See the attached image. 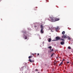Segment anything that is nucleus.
I'll use <instances>...</instances> for the list:
<instances>
[{
	"instance_id": "1",
	"label": "nucleus",
	"mask_w": 73,
	"mask_h": 73,
	"mask_svg": "<svg viewBox=\"0 0 73 73\" xmlns=\"http://www.w3.org/2000/svg\"><path fill=\"white\" fill-rule=\"evenodd\" d=\"M49 18L50 19H48V20H49L51 22H54L55 21V18L53 16H51L49 17Z\"/></svg>"
},
{
	"instance_id": "2",
	"label": "nucleus",
	"mask_w": 73,
	"mask_h": 73,
	"mask_svg": "<svg viewBox=\"0 0 73 73\" xmlns=\"http://www.w3.org/2000/svg\"><path fill=\"white\" fill-rule=\"evenodd\" d=\"M25 40L27 39L28 37L27 36H28V34L27 33V32L25 31L24 32L23 34Z\"/></svg>"
},
{
	"instance_id": "3",
	"label": "nucleus",
	"mask_w": 73,
	"mask_h": 73,
	"mask_svg": "<svg viewBox=\"0 0 73 73\" xmlns=\"http://www.w3.org/2000/svg\"><path fill=\"white\" fill-rule=\"evenodd\" d=\"M62 38L64 39L61 38L60 39L62 41H64V38H67V36H66V35H64V36H62Z\"/></svg>"
},
{
	"instance_id": "4",
	"label": "nucleus",
	"mask_w": 73,
	"mask_h": 73,
	"mask_svg": "<svg viewBox=\"0 0 73 73\" xmlns=\"http://www.w3.org/2000/svg\"><path fill=\"white\" fill-rule=\"evenodd\" d=\"M56 41H58V40H60L61 39V38H60V37L58 36H56Z\"/></svg>"
},
{
	"instance_id": "5",
	"label": "nucleus",
	"mask_w": 73,
	"mask_h": 73,
	"mask_svg": "<svg viewBox=\"0 0 73 73\" xmlns=\"http://www.w3.org/2000/svg\"><path fill=\"white\" fill-rule=\"evenodd\" d=\"M59 29H60V28L58 27H57L55 28V30L56 31H58L59 30Z\"/></svg>"
},
{
	"instance_id": "6",
	"label": "nucleus",
	"mask_w": 73,
	"mask_h": 73,
	"mask_svg": "<svg viewBox=\"0 0 73 73\" xmlns=\"http://www.w3.org/2000/svg\"><path fill=\"white\" fill-rule=\"evenodd\" d=\"M43 29H41L40 30V33L42 34V33H44V30H43Z\"/></svg>"
},
{
	"instance_id": "7",
	"label": "nucleus",
	"mask_w": 73,
	"mask_h": 73,
	"mask_svg": "<svg viewBox=\"0 0 73 73\" xmlns=\"http://www.w3.org/2000/svg\"><path fill=\"white\" fill-rule=\"evenodd\" d=\"M40 28L41 29H44V26L42 25H40Z\"/></svg>"
},
{
	"instance_id": "8",
	"label": "nucleus",
	"mask_w": 73,
	"mask_h": 73,
	"mask_svg": "<svg viewBox=\"0 0 73 73\" xmlns=\"http://www.w3.org/2000/svg\"><path fill=\"white\" fill-rule=\"evenodd\" d=\"M60 20V19L59 18H55V21H58Z\"/></svg>"
},
{
	"instance_id": "9",
	"label": "nucleus",
	"mask_w": 73,
	"mask_h": 73,
	"mask_svg": "<svg viewBox=\"0 0 73 73\" xmlns=\"http://www.w3.org/2000/svg\"><path fill=\"white\" fill-rule=\"evenodd\" d=\"M60 44H61V45H63V44H64V41L61 42H60Z\"/></svg>"
},
{
	"instance_id": "10",
	"label": "nucleus",
	"mask_w": 73,
	"mask_h": 73,
	"mask_svg": "<svg viewBox=\"0 0 73 73\" xmlns=\"http://www.w3.org/2000/svg\"><path fill=\"white\" fill-rule=\"evenodd\" d=\"M48 42H50V41H51V38H48Z\"/></svg>"
},
{
	"instance_id": "11",
	"label": "nucleus",
	"mask_w": 73,
	"mask_h": 73,
	"mask_svg": "<svg viewBox=\"0 0 73 73\" xmlns=\"http://www.w3.org/2000/svg\"><path fill=\"white\" fill-rule=\"evenodd\" d=\"M63 63L62 62H61L60 64H59V66H61V65H62V64Z\"/></svg>"
},
{
	"instance_id": "12",
	"label": "nucleus",
	"mask_w": 73,
	"mask_h": 73,
	"mask_svg": "<svg viewBox=\"0 0 73 73\" xmlns=\"http://www.w3.org/2000/svg\"><path fill=\"white\" fill-rule=\"evenodd\" d=\"M65 32L64 31H63V32H62V35H64V34H65Z\"/></svg>"
},
{
	"instance_id": "13",
	"label": "nucleus",
	"mask_w": 73,
	"mask_h": 73,
	"mask_svg": "<svg viewBox=\"0 0 73 73\" xmlns=\"http://www.w3.org/2000/svg\"><path fill=\"white\" fill-rule=\"evenodd\" d=\"M29 61L30 62H32V60L31 59H29Z\"/></svg>"
},
{
	"instance_id": "14",
	"label": "nucleus",
	"mask_w": 73,
	"mask_h": 73,
	"mask_svg": "<svg viewBox=\"0 0 73 73\" xmlns=\"http://www.w3.org/2000/svg\"><path fill=\"white\" fill-rule=\"evenodd\" d=\"M32 56H30L29 57V58H32Z\"/></svg>"
},
{
	"instance_id": "15",
	"label": "nucleus",
	"mask_w": 73,
	"mask_h": 73,
	"mask_svg": "<svg viewBox=\"0 0 73 73\" xmlns=\"http://www.w3.org/2000/svg\"><path fill=\"white\" fill-rule=\"evenodd\" d=\"M68 49H71V47L69 46L68 47Z\"/></svg>"
},
{
	"instance_id": "16",
	"label": "nucleus",
	"mask_w": 73,
	"mask_h": 73,
	"mask_svg": "<svg viewBox=\"0 0 73 73\" xmlns=\"http://www.w3.org/2000/svg\"><path fill=\"white\" fill-rule=\"evenodd\" d=\"M48 48L50 49H51L52 48V46H50L49 47H48Z\"/></svg>"
},
{
	"instance_id": "17",
	"label": "nucleus",
	"mask_w": 73,
	"mask_h": 73,
	"mask_svg": "<svg viewBox=\"0 0 73 73\" xmlns=\"http://www.w3.org/2000/svg\"><path fill=\"white\" fill-rule=\"evenodd\" d=\"M53 54H54V53H53L51 55V57H52L53 56Z\"/></svg>"
},
{
	"instance_id": "18",
	"label": "nucleus",
	"mask_w": 73,
	"mask_h": 73,
	"mask_svg": "<svg viewBox=\"0 0 73 73\" xmlns=\"http://www.w3.org/2000/svg\"><path fill=\"white\" fill-rule=\"evenodd\" d=\"M68 39H69V40H70V37H68Z\"/></svg>"
},
{
	"instance_id": "19",
	"label": "nucleus",
	"mask_w": 73,
	"mask_h": 73,
	"mask_svg": "<svg viewBox=\"0 0 73 73\" xmlns=\"http://www.w3.org/2000/svg\"><path fill=\"white\" fill-rule=\"evenodd\" d=\"M54 50L53 49H52L51 50V52H52V51H53Z\"/></svg>"
},
{
	"instance_id": "20",
	"label": "nucleus",
	"mask_w": 73,
	"mask_h": 73,
	"mask_svg": "<svg viewBox=\"0 0 73 73\" xmlns=\"http://www.w3.org/2000/svg\"><path fill=\"white\" fill-rule=\"evenodd\" d=\"M34 60H32V62H34Z\"/></svg>"
},
{
	"instance_id": "21",
	"label": "nucleus",
	"mask_w": 73,
	"mask_h": 73,
	"mask_svg": "<svg viewBox=\"0 0 73 73\" xmlns=\"http://www.w3.org/2000/svg\"><path fill=\"white\" fill-rule=\"evenodd\" d=\"M67 64H69V62H67Z\"/></svg>"
},
{
	"instance_id": "22",
	"label": "nucleus",
	"mask_w": 73,
	"mask_h": 73,
	"mask_svg": "<svg viewBox=\"0 0 73 73\" xmlns=\"http://www.w3.org/2000/svg\"><path fill=\"white\" fill-rule=\"evenodd\" d=\"M36 71H38V70L37 69H36Z\"/></svg>"
},
{
	"instance_id": "23",
	"label": "nucleus",
	"mask_w": 73,
	"mask_h": 73,
	"mask_svg": "<svg viewBox=\"0 0 73 73\" xmlns=\"http://www.w3.org/2000/svg\"><path fill=\"white\" fill-rule=\"evenodd\" d=\"M37 55H38V56H39V53H38Z\"/></svg>"
},
{
	"instance_id": "24",
	"label": "nucleus",
	"mask_w": 73,
	"mask_h": 73,
	"mask_svg": "<svg viewBox=\"0 0 73 73\" xmlns=\"http://www.w3.org/2000/svg\"><path fill=\"white\" fill-rule=\"evenodd\" d=\"M35 28H36L37 27V26H35Z\"/></svg>"
},
{
	"instance_id": "25",
	"label": "nucleus",
	"mask_w": 73,
	"mask_h": 73,
	"mask_svg": "<svg viewBox=\"0 0 73 73\" xmlns=\"http://www.w3.org/2000/svg\"><path fill=\"white\" fill-rule=\"evenodd\" d=\"M33 54V56H34V54L33 53V54Z\"/></svg>"
},
{
	"instance_id": "26",
	"label": "nucleus",
	"mask_w": 73,
	"mask_h": 73,
	"mask_svg": "<svg viewBox=\"0 0 73 73\" xmlns=\"http://www.w3.org/2000/svg\"><path fill=\"white\" fill-rule=\"evenodd\" d=\"M47 2H49V1H46Z\"/></svg>"
},
{
	"instance_id": "27",
	"label": "nucleus",
	"mask_w": 73,
	"mask_h": 73,
	"mask_svg": "<svg viewBox=\"0 0 73 73\" xmlns=\"http://www.w3.org/2000/svg\"><path fill=\"white\" fill-rule=\"evenodd\" d=\"M64 60H65V59H63V61H64Z\"/></svg>"
},
{
	"instance_id": "28",
	"label": "nucleus",
	"mask_w": 73,
	"mask_h": 73,
	"mask_svg": "<svg viewBox=\"0 0 73 73\" xmlns=\"http://www.w3.org/2000/svg\"><path fill=\"white\" fill-rule=\"evenodd\" d=\"M50 50H51V48H50Z\"/></svg>"
},
{
	"instance_id": "29",
	"label": "nucleus",
	"mask_w": 73,
	"mask_h": 73,
	"mask_svg": "<svg viewBox=\"0 0 73 73\" xmlns=\"http://www.w3.org/2000/svg\"><path fill=\"white\" fill-rule=\"evenodd\" d=\"M56 58H57V57Z\"/></svg>"
}]
</instances>
